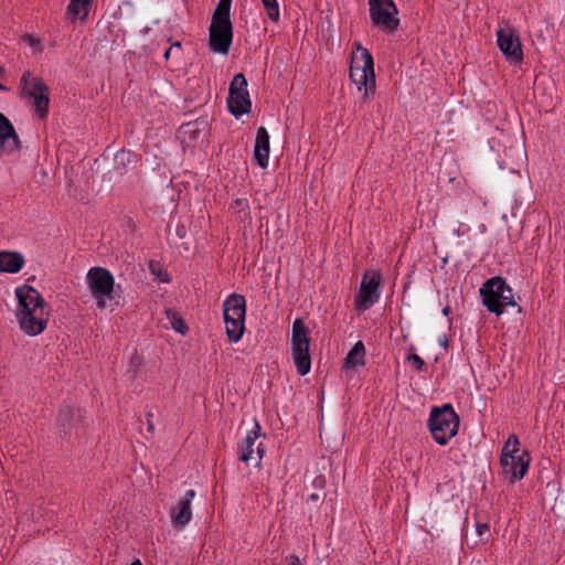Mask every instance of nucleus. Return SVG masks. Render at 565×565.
<instances>
[{"label":"nucleus","instance_id":"1","mask_svg":"<svg viewBox=\"0 0 565 565\" xmlns=\"http://www.w3.org/2000/svg\"><path fill=\"white\" fill-rule=\"evenodd\" d=\"M18 298L17 319L20 329L29 335H38L46 328L49 308L41 294L32 286L15 289Z\"/></svg>","mask_w":565,"mask_h":565},{"label":"nucleus","instance_id":"2","mask_svg":"<svg viewBox=\"0 0 565 565\" xmlns=\"http://www.w3.org/2000/svg\"><path fill=\"white\" fill-rule=\"evenodd\" d=\"M232 0H220L212 15L209 28V45L211 51L226 55L233 42L231 22Z\"/></svg>","mask_w":565,"mask_h":565},{"label":"nucleus","instance_id":"3","mask_svg":"<svg viewBox=\"0 0 565 565\" xmlns=\"http://www.w3.org/2000/svg\"><path fill=\"white\" fill-rule=\"evenodd\" d=\"M371 53L358 44V52L353 53L350 65V78L358 89L364 88L362 100L365 102L370 94L375 93V75Z\"/></svg>","mask_w":565,"mask_h":565},{"label":"nucleus","instance_id":"4","mask_svg":"<svg viewBox=\"0 0 565 565\" xmlns=\"http://www.w3.org/2000/svg\"><path fill=\"white\" fill-rule=\"evenodd\" d=\"M428 428L434 440L444 446L457 435L459 416L450 404L433 407L428 419Z\"/></svg>","mask_w":565,"mask_h":565},{"label":"nucleus","instance_id":"5","mask_svg":"<svg viewBox=\"0 0 565 565\" xmlns=\"http://www.w3.org/2000/svg\"><path fill=\"white\" fill-rule=\"evenodd\" d=\"M20 95L32 100V107L40 119L46 118L50 106V93L42 78L33 76L30 71L23 72L20 79Z\"/></svg>","mask_w":565,"mask_h":565},{"label":"nucleus","instance_id":"6","mask_svg":"<svg viewBox=\"0 0 565 565\" xmlns=\"http://www.w3.org/2000/svg\"><path fill=\"white\" fill-rule=\"evenodd\" d=\"M309 345V329L302 319H296L292 323L291 351L297 372L302 376L308 374L311 369Z\"/></svg>","mask_w":565,"mask_h":565},{"label":"nucleus","instance_id":"7","mask_svg":"<svg viewBox=\"0 0 565 565\" xmlns=\"http://www.w3.org/2000/svg\"><path fill=\"white\" fill-rule=\"evenodd\" d=\"M87 284L98 308L106 307V298L113 299L115 279L111 273L103 267H93L88 270Z\"/></svg>","mask_w":565,"mask_h":565},{"label":"nucleus","instance_id":"8","mask_svg":"<svg viewBox=\"0 0 565 565\" xmlns=\"http://www.w3.org/2000/svg\"><path fill=\"white\" fill-rule=\"evenodd\" d=\"M370 18L380 30L393 33L398 29V11L393 0H369Z\"/></svg>","mask_w":565,"mask_h":565},{"label":"nucleus","instance_id":"9","mask_svg":"<svg viewBox=\"0 0 565 565\" xmlns=\"http://www.w3.org/2000/svg\"><path fill=\"white\" fill-rule=\"evenodd\" d=\"M246 87L245 75L243 73L235 74L230 84L227 106L230 113L236 118L250 111L252 103Z\"/></svg>","mask_w":565,"mask_h":565},{"label":"nucleus","instance_id":"10","mask_svg":"<svg viewBox=\"0 0 565 565\" xmlns=\"http://www.w3.org/2000/svg\"><path fill=\"white\" fill-rule=\"evenodd\" d=\"M504 288L505 279L500 276L488 279L480 288L483 306L497 316L502 315L505 308L504 299L508 298L503 296Z\"/></svg>","mask_w":565,"mask_h":565},{"label":"nucleus","instance_id":"11","mask_svg":"<svg viewBox=\"0 0 565 565\" xmlns=\"http://www.w3.org/2000/svg\"><path fill=\"white\" fill-rule=\"evenodd\" d=\"M497 44L504 57L514 65L523 61L522 43L519 34L512 28H503L497 31Z\"/></svg>","mask_w":565,"mask_h":565},{"label":"nucleus","instance_id":"12","mask_svg":"<svg viewBox=\"0 0 565 565\" xmlns=\"http://www.w3.org/2000/svg\"><path fill=\"white\" fill-rule=\"evenodd\" d=\"M381 275L373 273L371 276L366 273L363 276L359 292L355 296V302L361 309H369L380 298Z\"/></svg>","mask_w":565,"mask_h":565},{"label":"nucleus","instance_id":"13","mask_svg":"<svg viewBox=\"0 0 565 565\" xmlns=\"http://www.w3.org/2000/svg\"><path fill=\"white\" fill-rule=\"evenodd\" d=\"M21 140L11 121L0 113V156L18 152Z\"/></svg>","mask_w":565,"mask_h":565},{"label":"nucleus","instance_id":"14","mask_svg":"<svg viewBox=\"0 0 565 565\" xmlns=\"http://www.w3.org/2000/svg\"><path fill=\"white\" fill-rule=\"evenodd\" d=\"M194 497L195 491L190 489L185 492L184 497H182L178 503L171 508V520L175 529H182L190 522L192 518L191 501Z\"/></svg>","mask_w":565,"mask_h":565},{"label":"nucleus","instance_id":"15","mask_svg":"<svg viewBox=\"0 0 565 565\" xmlns=\"http://www.w3.org/2000/svg\"><path fill=\"white\" fill-rule=\"evenodd\" d=\"M523 456H529L524 450L523 455H515L509 458H501L500 462L503 472L510 476V482L513 483L523 479L529 469L530 459H524Z\"/></svg>","mask_w":565,"mask_h":565},{"label":"nucleus","instance_id":"16","mask_svg":"<svg viewBox=\"0 0 565 565\" xmlns=\"http://www.w3.org/2000/svg\"><path fill=\"white\" fill-rule=\"evenodd\" d=\"M82 420V409H74L71 406H65L60 409L57 416V425L60 431L64 435H72L73 429H76Z\"/></svg>","mask_w":565,"mask_h":565},{"label":"nucleus","instance_id":"17","mask_svg":"<svg viewBox=\"0 0 565 565\" xmlns=\"http://www.w3.org/2000/svg\"><path fill=\"white\" fill-rule=\"evenodd\" d=\"M254 159L262 168H266L268 166L269 134L265 127H259L257 129L254 146Z\"/></svg>","mask_w":565,"mask_h":565},{"label":"nucleus","instance_id":"18","mask_svg":"<svg viewBox=\"0 0 565 565\" xmlns=\"http://www.w3.org/2000/svg\"><path fill=\"white\" fill-rule=\"evenodd\" d=\"M245 313L246 301L244 296L232 294L223 302L224 318L245 319Z\"/></svg>","mask_w":565,"mask_h":565},{"label":"nucleus","instance_id":"19","mask_svg":"<svg viewBox=\"0 0 565 565\" xmlns=\"http://www.w3.org/2000/svg\"><path fill=\"white\" fill-rule=\"evenodd\" d=\"M24 257L19 252H0V273H19L24 266Z\"/></svg>","mask_w":565,"mask_h":565},{"label":"nucleus","instance_id":"20","mask_svg":"<svg viewBox=\"0 0 565 565\" xmlns=\"http://www.w3.org/2000/svg\"><path fill=\"white\" fill-rule=\"evenodd\" d=\"M365 348L362 341H358L344 359V367L348 370L364 365Z\"/></svg>","mask_w":565,"mask_h":565},{"label":"nucleus","instance_id":"21","mask_svg":"<svg viewBox=\"0 0 565 565\" xmlns=\"http://www.w3.org/2000/svg\"><path fill=\"white\" fill-rule=\"evenodd\" d=\"M259 425L256 424L255 429L247 433L243 444L239 447V460L247 462L252 459L254 444L259 436Z\"/></svg>","mask_w":565,"mask_h":565},{"label":"nucleus","instance_id":"22","mask_svg":"<svg viewBox=\"0 0 565 565\" xmlns=\"http://www.w3.org/2000/svg\"><path fill=\"white\" fill-rule=\"evenodd\" d=\"M114 161H115V168H114L115 171L119 175H124L125 172L127 171V168L131 164L137 163L138 159L134 152L127 151V150H120L115 154Z\"/></svg>","mask_w":565,"mask_h":565},{"label":"nucleus","instance_id":"23","mask_svg":"<svg viewBox=\"0 0 565 565\" xmlns=\"http://www.w3.org/2000/svg\"><path fill=\"white\" fill-rule=\"evenodd\" d=\"M226 334L231 342H238L244 333L245 319L224 318Z\"/></svg>","mask_w":565,"mask_h":565},{"label":"nucleus","instance_id":"24","mask_svg":"<svg viewBox=\"0 0 565 565\" xmlns=\"http://www.w3.org/2000/svg\"><path fill=\"white\" fill-rule=\"evenodd\" d=\"M90 9V4L84 2V0H71L67 10L73 15V18H79L81 20H85L88 15Z\"/></svg>","mask_w":565,"mask_h":565},{"label":"nucleus","instance_id":"25","mask_svg":"<svg viewBox=\"0 0 565 565\" xmlns=\"http://www.w3.org/2000/svg\"><path fill=\"white\" fill-rule=\"evenodd\" d=\"M167 317L174 331L182 335H184L188 332V326L185 324L182 317L179 316L175 311L167 310Z\"/></svg>","mask_w":565,"mask_h":565},{"label":"nucleus","instance_id":"26","mask_svg":"<svg viewBox=\"0 0 565 565\" xmlns=\"http://www.w3.org/2000/svg\"><path fill=\"white\" fill-rule=\"evenodd\" d=\"M520 441L516 435H510L508 440L505 441L502 451L501 458H509L518 455L519 452Z\"/></svg>","mask_w":565,"mask_h":565},{"label":"nucleus","instance_id":"27","mask_svg":"<svg viewBox=\"0 0 565 565\" xmlns=\"http://www.w3.org/2000/svg\"><path fill=\"white\" fill-rule=\"evenodd\" d=\"M262 3L267 12L268 18L277 22L279 20V6L277 0H262Z\"/></svg>","mask_w":565,"mask_h":565},{"label":"nucleus","instance_id":"28","mask_svg":"<svg viewBox=\"0 0 565 565\" xmlns=\"http://www.w3.org/2000/svg\"><path fill=\"white\" fill-rule=\"evenodd\" d=\"M22 41L31 47H34L36 52H42L43 50L40 40L31 34H24L22 36Z\"/></svg>","mask_w":565,"mask_h":565},{"label":"nucleus","instance_id":"29","mask_svg":"<svg viewBox=\"0 0 565 565\" xmlns=\"http://www.w3.org/2000/svg\"><path fill=\"white\" fill-rule=\"evenodd\" d=\"M407 361L413 364L417 371H423L425 367V361L417 354H409Z\"/></svg>","mask_w":565,"mask_h":565},{"label":"nucleus","instance_id":"30","mask_svg":"<svg viewBox=\"0 0 565 565\" xmlns=\"http://www.w3.org/2000/svg\"><path fill=\"white\" fill-rule=\"evenodd\" d=\"M503 296L508 298V299H504L505 307L507 306H512V307L516 306V302L513 299L512 288L507 282H505Z\"/></svg>","mask_w":565,"mask_h":565},{"label":"nucleus","instance_id":"31","mask_svg":"<svg viewBox=\"0 0 565 565\" xmlns=\"http://www.w3.org/2000/svg\"><path fill=\"white\" fill-rule=\"evenodd\" d=\"M490 527L487 523H477V533L481 540H483V535L489 533Z\"/></svg>","mask_w":565,"mask_h":565},{"label":"nucleus","instance_id":"32","mask_svg":"<svg viewBox=\"0 0 565 565\" xmlns=\"http://www.w3.org/2000/svg\"><path fill=\"white\" fill-rule=\"evenodd\" d=\"M174 47H178V50H181V49H182V44H181V42L177 41V42H174V43H172V44L170 45V47L164 52V58H166V60H169V58H170L171 54H172V53H173V51H174Z\"/></svg>","mask_w":565,"mask_h":565},{"label":"nucleus","instance_id":"33","mask_svg":"<svg viewBox=\"0 0 565 565\" xmlns=\"http://www.w3.org/2000/svg\"><path fill=\"white\" fill-rule=\"evenodd\" d=\"M151 413H147V428H148V431H150L151 434L154 431V425L153 423L151 422Z\"/></svg>","mask_w":565,"mask_h":565},{"label":"nucleus","instance_id":"34","mask_svg":"<svg viewBox=\"0 0 565 565\" xmlns=\"http://www.w3.org/2000/svg\"><path fill=\"white\" fill-rule=\"evenodd\" d=\"M289 561V565H301L299 557L296 555H290Z\"/></svg>","mask_w":565,"mask_h":565},{"label":"nucleus","instance_id":"35","mask_svg":"<svg viewBox=\"0 0 565 565\" xmlns=\"http://www.w3.org/2000/svg\"><path fill=\"white\" fill-rule=\"evenodd\" d=\"M235 205H236L238 209H241V210H242V209H244V207L247 205V203H246V201H245V200H241V199H238V200H236V201H235Z\"/></svg>","mask_w":565,"mask_h":565},{"label":"nucleus","instance_id":"36","mask_svg":"<svg viewBox=\"0 0 565 565\" xmlns=\"http://www.w3.org/2000/svg\"><path fill=\"white\" fill-rule=\"evenodd\" d=\"M319 499H320V495L318 493H312L310 495V500H312V501H318Z\"/></svg>","mask_w":565,"mask_h":565},{"label":"nucleus","instance_id":"37","mask_svg":"<svg viewBox=\"0 0 565 565\" xmlns=\"http://www.w3.org/2000/svg\"><path fill=\"white\" fill-rule=\"evenodd\" d=\"M449 312H450V308L449 307H445L444 310H443V313L445 316H447Z\"/></svg>","mask_w":565,"mask_h":565},{"label":"nucleus","instance_id":"38","mask_svg":"<svg viewBox=\"0 0 565 565\" xmlns=\"http://www.w3.org/2000/svg\"><path fill=\"white\" fill-rule=\"evenodd\" d=\"M130 565H142L141 562L139 559L132 562Z\"/></svg>","mask_w":565,"mask_h":565},{"label":"nucleus","instance_id":"39","mask_svg":"<svg viewBox=\"0 0 565 565\" xmlns=\"http://www.w3.org/2000/svg\"><path fill=\"white\" fill-rule=\"evenodd\" d=\"M257 452H258L259 457H262V455H263V449H260V448L258 447V448H257Z\"/></svg>","mask_w":565,"mask_h":565},{"label":"nucleus","instance_id":"40","mask_svg":"<svg viewBox=\"0 0 565 565\" xmlns=\"http://www.w3.org/2000/svg\"><path fill=\"white\" fill-rule=\"evenodd\" d=\"M441 345L447 347V339L445 338L444 341H441Z\"/></svg>","mask_w":565,"mask_h":565},{"label":"nucleus","instance_id":"41","mask_svg":"<svg viewBox=\"0 0 565 565\" xmlns=\"http://www.w3.org/2000/svg\"><path fill=\"white\" fill-rule=\"evenodd\" d=\"M6 86L0 83V90H6Z\"/></svg>","mask_w":565,"mask_h":565},{"label":"nucleus","instance_id":"42","mask_svg":"<svg viewBox=\"0 0 565 565\" xmlns=\"http://www.w3.org/2000/svg\"><path fill=\"white\" fill-rule=\"evenodd\" d=\"M4 73V70L0 66V76Z\"/></svg>","mask_w":565,"mask_h":565},{"label":"nucleus","instance_id":"43","mask_svg":"<svg viewBox=\"0 0 565 565\" xmlns=\"http://www.w3.org/2000/svg\"><path fill=\"white\" fill-rule=\"evenodd\" d=\"M181 50H178V47H174L173 53H179Z\"/></svg>","mask_w":565,"mask_h":565},{"label":"nucleus","instance_id":"44","mask_svg":"<svg viewBox=\"0 0 565 565\" xmlns=\"http://www.w3.org/2000/svg\"><path fill=\"white\" fill-rule=\"evenodd\" d=\"M322 481H323V480H322V479H320V478L316 479V482H322Z\"/></svg>","mask_w":565,"mask_h":565}]
</instances>
